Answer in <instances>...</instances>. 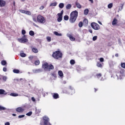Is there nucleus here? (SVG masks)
I'll return each mask as SVG.
<instances>
[{"mask_svg":"<svg viewBox=\"0 0 125 125\" xmlns=\"http://www.w3.org/2000/svg\"><path fill=\"white\" fill-rule=\"evenodd\" d=\"M79 15V12L78 11L75 10L72 11L70 15L69 22L70 23H75L78 18Z\"/></svg>","mask_w":125,"mask_h":125,"instance_id":"1","label":"nucleus"},{"mask_svg":"<svg viewBox=\"0 0 125 125\" xmlns=\"http://www.w3.org/2000/svg\"><path fill=\"white\" fill-rule=\"evenodd\" d=\"M42 67L44 71H51L54 69V66L51 64H48L47 62L42 64Z\"/></svg>","mask_w":125,"mask_h":125,"instance_id":"2","label":"nucleus"},{"mask_svg":"<svg viewBox=\"0 0 125 125\" xmlns=\"http://www.w3.org/2000/svg\"><path fill=\"white\" fill-rule=\"evenodd\" d=\"M62 56L63 54L60 51H56L54 52L52 55V57L57 60H58V59L60 58H62Z\"/></svg>","mask_w":125,"mask_h":125,"instance_id":"3","label":"nucleus"},{"mask_svg":"<svg viewBox=\"0 0 125 125\" xmlns=\"http://www.w3.org/2000/svg\"><path fill=\"white\" fill-rule=\"evenodd\" d=\"M41 125H51V124L49 122V118L46 116L43 117V123H41Z\"/></svg>","mask_w":125,"mask_h":125,"instance_id":"4","label":"nucleus"},{"mask_svg":"<svg viewBox=\"0 0 125 125\" xmlns=\"http://www.w3.org/2000/svg\"><path fill=\"white\" fill-rule=\"evenodd\" d=\"M37 20L38 23H41V24H43L46 22V20L45 19H44V17H42L41 15H39L37 16Z\"/></svg>","mask_w":125,"mask_h":125,"instance_id":"5","label":"nucleus"},{"mask_svg":"<svg viewBox=\"0 0 125 125\" xmlns=\"http://www.w3.org/2000/svg\"><path fill=\"white\" fill-rule=\"evenodd\" d=\"M18 41L21 43H25V42H28V39H27V36H26V35H23L21 38L18 39Z\"/></svg>","mask_w":125,"mask_h":125,"instance_id":"6","label":"nucleus"},{"mask_svg":"<svg viewBox=\"0 0 125 125\" xmlns=\"http://www.w3.org/2000/svg\"><path fill=\"white\" fill-rule=\"evenodd\" d=\"M91 26L94 30H98L100 29V26L99 24L95 22H92L91 23Z\"/></svg>","mask_w":125,"mask_h":125,"instance_id":"7","label":"nucleus"},{"mask_svg":"<svg viewBox=\"0 0 125 125\" xmlns=\"http://www.w3.org/2000/svg\"><path fill=\"white\" fill-rule=\"evenodd\" d=\"M124 74H125V70L123 69H121L119 72H117L116 74V77L117 78H122L124 76Z\"/></svg>","mask_w":125,"mask_h":125,"instance_id":"8","label":"nucleus"},{"mask_svg":"<svg viewBox=\"0 0 125 125\" xmlns=\"http://www.w3.org/2000/svg\"><path fill=\"white\" fill-rule=\"evenodd\" d=\"M16 112H18V113H23L24 111H25V109L24 108L21 107H17L16 109Z\"/></svg>","mask_w":125,"mask_h":125,"instance_id":"9","label":"nucleus"},{"mask_svg":"<svg viewBox=\"0 0 125 125\" xmlns=\"http://www.w3.org/2000/svg\"><path fill=\"white\" fill-rule=\"evenodd\" d=\"M52 95L54 99H58V98L60 97L59 94H58L57 93H53L52 94Z\"/></svg>","mask_w":125,"mask_h":125,"instance_id":"10","label":"nucleus"},{"mask_svg":"<svg viewBox=\"0 0 125 125\" xmlns=\"http://www.w3.org/2000/svg\"><path fill=\"white\" fill-rule=\"evenodd\" d=\"M58 18L57 19L58 22H61L63 20V16L60 15L59 14H57Z\"/></svg>","mask_w":125,"mask_h":125,"instance_id":"11","label":"nucleus"},{"mask_svg":"<svg viewBox=\"0 0 125 125\" xmlns=\"http://www.w3.org/2000/svg\"><path fill=\"white\" fill-rule=\"evenodd\" d=\"M5 1H3V0H0V7H3L5 6Z\"/></svg>","mask_w":125,"mask_h":125,"instance_id":"12","label":"nucleus"},{"mask_svg":"<svg viewBox=\"0 0 125 125\" xmlns=\"http://www.w3.org/2000/svg\"><path fill=\"white\" fill-rule=\"evenodd\" d=\"M67 37L68 38H69V40H70V41H71V42H75V41L76 40V39L74 38V37H73V35H72L71 34H68L67 35Z\"/></svg>","mask_w":125,"mask_h":125,"instance_id":"13","label":"nucleus"},{"mask_svg":"<svg viewBox=\"0 0 125 125\" xmlns=\"http://www.w3.org/2000/svg\"><path fill=\"white\" fill-rule=\"evenodd\" d=\"M117 24H118V20L116 18H114L112 22V25L115 26V25H117Z\"/></svg>","mask_w":125,"mask_h":125,"instance_id":"14","label":"nucleus"},{"mask_svg":"<svg viewBox=\"0 0 125 125\" xmlns=\"http://www.w3.org/2000/svg\"><path fill=\"white\" fill-rule=\"evenodd\" d=\"M75 4L77 8H79V9H81V8H82V5H81L80 3L78 2L77 1L75 2Z\"/></svg>","mask_w":125,"mask_h":125,"instance_id":"15","label":"nucleus"},{"mask_svg":"<svg viewBox=\"0 0 125 125\" xmlns=\"http://www.w3.org/2000/svg\"><path fill=\"white\" fill-rule=\"evenodd\" d=\"M6 95V92H5V90L2 89H0V95Z\"/></svg>","mask_w":125,"mask_h":125,"instance_id":"16","label":"nucleus"},{"mask_svg":"<svg viewBox=\"0 0 125 125\" xmlns=\"http://www.w3.org/2000/svg\"><path fill=\"white\" fill-rule=\"evenodd\" d=\"M83 24L85 26L87 25L88 24V20L87 19H84L83 21Z\"/></svg>","mask_w":125,"mask_h":125,"instance_id":"17","label":"nucleus"},{"mask_svg":"<svg viewBox=\"0 0 125 125\" xmlns=\"http://www.w3.org/2000/svg\"><path fill=\"white\" fill-rule=\"evenodd\" d=\"M58 74H59V76L61 77V78H63V72H62V71L59 70L58 71Z\"/></svg>","mask_w":125,"mask_h":125,"instance_id":"18","label":"nucleus"},{"mask_svg":"<svg viewBox=\"0 0 125 125\" xmlns=\"http://www.w3.org/2000/svg\"><path fill=\"white\" fill-rule=\"evenodd\" d=\"M32 50L34 53H38L39 52V50L36 48H32Z\"/></svg>","mask_w":125,"mask_h":125,"instance_id":"19","label":"nucleus"},{"mask_svg":"<svg viewBox=\"0 0 125 125\" xmlns=\"http://www.w3.org/2000/svg\"><path fill=\"white\" fill-rule=\"evenodd\" d=\"M13 73H15V74H19V73H20V70L15 69L13 70Z\"/></svg>","mask_w":125,"mask_h":125,"instance_id":"20","label":"nucleus"},{"mask_svg":"<svg viewBox=\"0 0 125 125\" xmlns=\"http://www.w3.org/2000/svg\"><path fill=\"white\" fill-rule=\"evenodd\" d=\"M54 34L56 36H60V37H61V36H62V34L59 33H58L57 31H55V32H54Z\"/></svg>","mask_w":125,"mask_h":125,"instance_id":"21","label":"nucleus"},{"mask_svg":"<svg viewBox=\"0 0 125 125\" xmlns=\"http://www.w3.org/2000/svg\"><path fill=\"white\" fill-rule=\"evenodd\" d=\"M96 77L97 78V79H100V78L102 77V74L101 73H97L96 75Z\"/></svg>","mask_w":125,"mask_h":125,"instance_id":"22","label":"nucleus"},{"mask_svg":"<svg viewBox=\"0 0 125 125\" xmlns=\"http://www.w3.org/2000/svg\"><path fill=\"white\" fill-rule=\"evenodd\" d=\"M88 12H89V11L88 10V9H85L84 10V15H87V14H88Z\"/></svg>","mask_w":125,"mask_h":125,"instance_id":"23","label":"nucleus"},{"mask_svg":"<svg viewBox=\"0 0 125 125\" xmlns=\"http://www.w3.org/2000/svg\"><path fill=\"white\" fill-rule=\"evenodd\" d=\"M97 67H99V68H102V64L99 62H97Z\"/></svg>","mask_w":125,"mask_h":125,"instance_id":"24","label":"nucleus"},{"mask_svg":"<svg viewBox=\"0 0 125 125\" xmlns=\"http://www.w3.org/2000/svg\"><path fill=\"white\" fill-rule=\"evenodd\" d=\"M63 19L65 21H68L69 20V16L68 15H65L63 17Z\"/></svg>","mask_w":125,"mask_h":125,"instance_id":"25","label":"nucleus"},{"mask_svg":"<svg viewBox=\"0 0 125 125\" xmlns=\"http://www.w3.org/2000/svg\"><path fill=\"white\" fill-rule=\"evenodd\" d=\"M29 35L31 36H35V32L33 30H31L29 31Z\"/></svg>","mask_w":125,"mask_h":125,"instance_id":"26","label":"nucleus"},{"mask_svg":"<svg viewBox=\"0 0 125 125\" xmlns=\"http://www.w3.org/2000/svg\"><path fill=\"white\" fill-rule=\"evenodd\" d=\"M1 64L3 66H5V65H6V64H7L6 61H5L4 60L2 61L1 62Z\"/></svg>","mask_w":125,"mask_h":125,"instance_id":"27","label":"nucleus"},{"mask_svg":"<svg viewBox=\"0 0 125 125\" xmlns=\"http://www.w3.org/2000/svg\"><path fill=\"white\" fill-rule=\"evenodd\" d=\"M56 5H57V2H56L51 3L50 4V6H56Z\"/></svg>","mask_w":125,"mask_h":125,"instance_id":"28","label":"nucleus"},{"mask_svg":"<svg viewBox=\"0 0 125 125\" xmlns=\"http://www.w3.org/2000/svg\"><path fill=\"white\" fill-rule=\"evenodd\" d=\"M71 7H72V5H71L70 4H68L66 6V9L67 10L70 9Z\"/></svg>","mask_w":125,"mask_h":125,"instance_id":"29","label":"nucleus"},{"mask_svg":"<svg viewBox=\"0 0 125 125\" xmlns=\"http://www.w3.org/2000/svg\"><path fill=\"white\" fill-rule=\"evenodd\" d=\"M70 63L71 65H74V64L76 63V62H75V60H71L70 61Z\"/></svg>","mask_w":125,"mask_h":125,"instance_id":"30","label":"nucleus"},{"mask_svg":"<svg viewBox=\"0 0 125 125\" xmlns=\"http://www.w3.org/2000/svg\"><path fill=\"white\" fill-rule=\"evenodd\" d=\"M25 14H27V15H31L32 13L30 12V11H25Z\"/></svg>","mask_w":125,"mask_h":125,"instance_id":"31","label":"nucleus"},{"mask_svg":"<svg viewBox=\"0 0 125 125\" xmlns=\"http://www.w3.org/2000/svg\"><path fill=\"white\" fill-rule=\"evenodd\" d=\"M59 6L60 8H63L64 7V3H61L59 4Z\"/></svg>","mask_w":125,"mask_h":125,"instance_id":"32","label":"nucleus"},{"mask_svg":"<svg viewBox=\"0 0 125 125\" xmlns=\"http://www.w3.org/2000/svg\"><path fill=\"white\" fill-rule=\"evenodd\" d=\"M11 96H18V94L15 93H12L10 94Z\"/></svg>","mask_w":125,"mask_h":125,"instance_id":"33","label":"nucleus"},{"mask_svg":"<svg viewBox=\"0 0 125 125\" xmlns=\"http://www.w3.org/2000/svg\"><path fill=\"white\" fill-rule=\"evenodd\" d=\"M46 40L49 42H51V37L48 36L46 37Z\"/></svg>","mask_w":125,"mask_h":125,"instance_id":"34","label":"nucleus"},{"mask_svg":"<svg viewBox=\"0 0 125 125\" xmlns=\"http://www.w3.org/2000/svg\"><path fill=\"white\" fill-rule=\"evenodd\" d=\"M121 66L122 67V68L125 69V62H122L121 63Z\"/></svg>","mask_w":125,"mask_h":125,"instance_id":"35","label":"nucleus"},{"mask_svg":"<svg viewBox=\"0 0 125 125\" xmlns=\"http://www.w3.org/2000/svg\"><path fill=\"white\" fill-rule=\"evenodd\" d=\"M33 114V112L32 111H30L26 113V116H28V117H30V116H32V114Z\"/></svg>","mask_w":125,"mask_h":125,"instance_id":"36","label":"nucleus"},{"mask_svg":"<svg viewBox=\"0 0 125 125\" xmlns=\"http://www.w3.org/2000/svg\"><path fill=\"white\" fill-rule=\"evenodd\" d=\"M108 8H112L113 7V3H110L107 6Z\"/></svg>","mask_w":125,"mask_h":125,"instance_id":"37","label":"nucleus"},{"mask_svg":"<svg viewBox=\"0 0 125 125\" xmlns=\"http://www.w3.org/2000/svg\"><path fill=\"white\" fill-rule=\"evenodd\" d=\"M79 27H80V28H82V27H83V23L82 22V21H80L79 23Z\"/></svg>","mask_w":125,"mask_h":125,"instance_id":"38","label":"nucleus"},{"mask_svg":"<svg viewBox=\"0 0 125 125\" xmlns=\"http://www.w3.org/2000/svg\"><path fill=\"white\" fill-rule=\"evenodd\" d=\"M21 57H26V54L24 53H21Z\"/></svg>","mask_w":125,"mask_h":125,"instance_id":"39","label":"nucleus"},{"mask_svg":"<svg viewBox=\"0 0 125 125\" xmlns=\"http://www.w3.org/2000/svg\"><path fill=\"white\" fill-rule=\"evenodd\" d=\"M35 64L36 65H40V61L39 60H37L35 62Z\"/></svg>","mask_w":125,"mask_h":125,"instance_id":"40","label":"nucleus"},{"mask_svg":"<svg viewBox=\"0 0 125 125\" xmlns=\"http://www.w3.org/2000/svg\"><path fill=\"white\" fill-rule=\"evenodd\" d=\"M21 34L22 35H23V36H25V34H26V31L25 30H22Z\"/></svg>","mask_w":125,"mask_h":125,"instance_id":"41","label":"nucleus"},{"mask_svg":"<svg viewBox=\"0 0 125 125\" xmlns=\"http://www.w3.org/2000/svg\"><path fill=\"white\" fill-rule=\"evenodd\" d=\"M0 110H6V108L3 106H0Z\"/></svg>","mask_w":125,"mask_h":125,"instance_id":"42","label":"nucleus"},{"mask_svg":"<svg viewBox=\"0 0 125 125\" xmlns=\"http://www.w3.org/2000/svg\"><path fill=\"white\" fill-rule=\"evenodd\" d=\"M25 117V115H19L18 116L19 119H22V118H24Z\"/></svg>","mask_w":125,"mask_h":125,"instance_id":"43","label":"nucleus"},{"mask_svg":"<svg viewBox=\"0 0 125 125\" xmlns=\"http://www.w3.org/2000/svg\"><path fill=\"white\" fill-rule=\"evenodd\" d=\"M97 40V36H95L93 37V41L95 42V41H96Z\"/></svg>","mask_w":125,"mask_h":125,"instance_id":"44","label":"nucleus"},{"mask_svg":"<svg viewBox=\"0 0 125 125\" xmlns=\"http://www.w3.org/2000/svg\"><path fill=\"white\" fill-rule=\"evenodd\" d=\"M63 13H64V10H62L60 13H58V14H60V15L63 16Z\"/></svg>","mask_w":125,"mask_h":125,"instance_id":"45","label":"nucleus"},{"mask_svg":"<svg viewBox=\"0 0 125 125\" xmlns=\"http://www.w3.org/2000/svg\"><path fill=\"white\" fill-rule=\"evenodd\" d=\"M43 8H44V6L43 5H42L39 8V9H40V10H42Z\"/></svg>","mask_w":125,"mask_h":125,"instance_id":"46","label":"nucleus"},{"mask_svg":"<svg viewBox=\"0 0 125 125\" xmlns=\"http://www.w3.org/2000/svg\"><path fill=\"white\" fill-rule=\"evenodd\" d=\"M20 11L21 12V13H25L26 12V11L24 10H20Z\"/></svg>","mask_w":125,"mask_h":125,"instance_id":"47","label":"nucleus"},{"mask_svg":"<svg viewBox=\"0 0 125 125\" xmlns=\"http://www.w3.org/2000/svg\"><path fill=\"white\" fill-rule=\"evenodd\" d=\"M100 62H104V58H101L100 59Z\"/></svg>","mask_w":125,"mask_h":125,"instance_id":"48","label":"nucleus"},{"mask_svg":"<svg viewBox=\"0 0 125 125\" xmlns=\"http://www.w3.org/2000/svg\"><path fill=\"white\" fill-rule=\"evenodd\" d=\"M3 72H6V71H7V69L6 68V67H3Z\"/></svg>","mask_w":125,"mask_h":125,"instance_id":"49","label":"nucleus"},{"mask_svg":"<svg viewBox=\"0 0 125 125\" xmlns=\"http://www.w3.org/2000/svg\"><path fill=\"white\" fill-rule=\"evenodd\" d=\"M3 81H4L5 82V81H6V80H7V78H6V76L3 77Z\"/></svg>","mask_w":125,"mask_h":125,"instance_id":"50","label":"nucleus"},{"mask_svg":"<svg viewBox=\"0 0 125 125\" xmlns=\"http://www.w3.org/2000/svg\"><path fill=\"white\" fill-rule=\"evenodd\" d=\"M31 100L33 101V102H35L36 101V99H35L34 97H32Z\"/></svg>","mask_w":125,"mask_h":125,"instance_id":"51","label":"nucleus"},{"mask_svg":"<svg viewBox=\"0 0 125 125\" xmlns=\"http://www.w3.org/2000/svg\"><path fill=\"white\" fill-rule=\"evenodd\" d=\"M33 21H34V22H37V19H36V18H33Z\"/></svg>","mask_w":125,"mask_h":125,"instance_id":"52","label":"nucleus"},{"mask_svg":"<svg viewBox=\"0 0 125 125\" xmlns=\"http://www.w3.org/2000/svg\"><path fill=\"white\" fill-rule=\"evenodd\" d=\"M5 125H10V123L9 122H6L5 123Z\"/></svg>","mask_w":125,"mask_h":125,"instance_id":"53","label":"nucleus"},{"mask_svg":"<svg viewBox=\"0 0 125 125\" xmlns=\"http://www.w3.org/2000/svg\"><path fill=\"white\" fill-rule=\"evenodd\" d=\"M88 31L89 32V33H90L91 34H92L93 31L91 29H89Z\"/></svg>","mask_w":125,"mask_h":125,"instance_id":"54","label":"nucleus"},{"mask_svg":"<svg viewBox=\"0 0 125 125\" xmlns=\"http://www.w3.org/2000/svg\"><path fill=\"white\" fill-rule=\"evenodd\" d=\"M95 92H96L98 89H96V88H94Z\"/></svg>","mask_w":125,"mask_h":125,"instance_id":"55","label":"nucleus"},{"mask_svg":"<svg viewBox=\"0 0 125 125\" xmlns=\"http://www.w3.org/2000/svg\"><path fill=\"white\" fill-rule=\"evenodd\" d=\"M89 1L91 2V3H93V0H89Z\"/></svg>","mask_w":125,"mask_h":125,"instance_id":"56","label":"nucleus"},{"mask_svg":"<svg viewBox=\"0 0 125 125\" xmlns=\"http://www.w3.org/2000/svg\"><path fill=\"white\" fill-rule=\"evenodd\" d=\"M115 56H116V57H118L119 56V54H116Z\"/></svg>","mask_w":125,"mask_h":125,"instance_id":"57","label":"nucleus"},{"mask_svg":"<svg viewBox=\"0 0 125 125\" xmlns=\"http://www.w3.org/2000/svg\"><path fill=\"white\" fill-rule=\"evenodd\" d=\"M12 116H13L14 117H16V114H13Z\"/></svg>","mask_w":125,"mask_h":125,"instance_id":"58","label":"nucleus"},{"mask_svg":"<svg viewBox=\"0 0 125 125\" xmlns=\"http://www.w3.org/2000/svg\"><path fill=\"white\" fill-rule=\"evenodd\" d=\"M29 59H33V57H29Z\"/></svg>","mask_w":125,"mask_h":125,"instance_id":"59","label":"nucleus"},{"mask_svg":"<svg viewBox=\"0 0 125 125\" xmlns=\"http://www.w3.org/2000/svg\"><path fill=\"white\" fill-rule=\"evenodd\" d=\"M98 23H99L100 24V25H102V23L100 21H98Z\"/></svg>","mask_w":125,"mask_h":125,"instance_id":"60","label":"nucleus"},{"mask_svg":"<svg viewBox=\"0 0 125 125\" xmlns=\"http://www.w3.org/2000/svg\"><path fill=\"white\" fill-rule=\"evenodd\" d=\"M69 88H70V89H73V88L72 87V86H69Z\"/></svg>","mask_w":125,"mask_h":125,"instance_id":"61","label":"nucleus"},{"mask_svg":"<svg viewBox=\"0 0 125 125\" xmlns=\"http://www.w3.org/2000/svg\"><path fill=\"white\" fill-rule=\"evenodd\" d=\"M14 6H15V1L13 2Z\"/></svg>","mask_w":125,"mask_h":125,"instance_id":"62","label":"nucleus"},{"mask_svg":"<svg viewBox=\"0 0 125 125\" xmlns=\"http://www.w3.org/2000/svg\"><path fill=\"white\" fill-rule=\"evenodd\" d=\"M123 5L121 6V7H120V8H121V9L122 10V9H123Z\"/></svg>","mask_w":125,"mask_h":125,"instance_id":"63","label":"nucleus"},{"mask_svg":"<svg viewBox=\"0 0 125 125\" xmlns=\"http://www.w3.org/2000/svg\"><path fill=\"white\" fill-rule=\"evenodd\" d=\"M25 0H21V1H25Z\"/></svg>","mask_w":125,"mask_h":125,"instance_id":"64","label":"nucleus"}]
</instances>
